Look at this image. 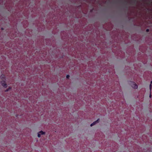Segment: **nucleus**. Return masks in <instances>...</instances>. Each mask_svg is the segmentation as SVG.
<instances>
[{
    "label": "nucleus",
    "mask_w": 152,
    "mask_h": 152,
    "mask_svg": "<svg viewBox=\"0 0 152 152\" xmlns=\"http://www.w3.org/2000/svg\"><path fill=\"white\" fill-rule=\"evenodd\" d=\"M130 85L134 88L136 89L138 88V86L134 82L131 81L130 83Z\"/></svg>",
    "instance_id": "obj_1"
},
{
    "label": "nucleus",
    "mask_w": 152,
    "mask_h": 152,
    "mask_svg": "<svg viewBox=\"0 0 152 152\" xmlns=\"http://www.w3.org/2000/svg\"><path fill=\"white\" fill-rule=\"evenodd\" d=\"M1 85L5 88H7V85L5 81L3 80L1 81Z\"/></svg>",
    "instance_id": "obj_2"
},
{
    "label": "nucleus",
    "mask_w": 152,
    "mask_h": 152,
    "mask_svg": "<svg viewBox=\"0 0 152 152\" xmlns=\"http://www.w3.org/2000/svg\"><path fill=\"white\" fill-rule=\"evenodd\" d=\"M99 119H98L97 121L94 122L93 123L91 124L90 126H94V125H95L97 123H98L99 122Z\"/></svg>",
    "instance_id": "obj_3"
},
{
    "label": "nucleus",
    "mask_w": 152,
    "mask_h": 152,
    "mask_svg": "<svg viewBox=\"0 0 152 152\" xmlns=\"http://www.w3.org/2000/svg\"><path fill=\"white\" fill-rule=\"evenodd\" d=\"M39 133L41 134V135H43V134H45V132H43V131H40L39 132Z\"/></svg>",
    "instance_id": "obj_4"
},
{
    "label": "nucleus",
    "mask_w": 152,
    "mask_h": 152,
    "mask_svg": "<svg viewBox=\"0 0 152 152\" xmlns=\"http://www.w3.org/2000/svg\"><path fill=\"white\" fill-rule=\"evenodd\" d=\"M152 84V81H151V84H150V86H149L150 89V91H151V87H152L151 84Z\"/></svg>",
    "instance_id": "obj_5"
},
{
    "label": "nucleus",
    "mask_w": 152,
    "mask_h": 152,
    "mask_svg": "<svg viewBox=\"0 0 152 152\" xmlns=\"http://www.w3.org/2000/svg\"><path fill=\"white\" fill-rule=\"evenodd\" d=\"M11 89V88H8L5 91L7 92V91H8L10 90V89Z\"/></svg>",
    "instance_id": "obj_6"
},
{
    "label": "nucleus",
    "mask_w": 152,
    "mask_h": 152,
    "mask_svg": "<svg viewBox=\"0 0 152 152\" xmlns=\"http://www.w3.org/2000/svg\"><path fill=\"white\" fill-rule=\"evenodd\" d=\"M1 77L2 78H5V75H1Z\"/></svg>",
    "instance_id": "obj_7"
},
{
    "label": "nucleus",
    "mask_w": 152,
    "mask_h": 152,
    "mask_svg": "<svg viewBox=\"0 0 152 152\" xmlns=\"http://www.w3.org/2000/svg\"><path fill=\"white\" fill-rule=\"evenodd\" d=\"M41 136V134L39 133L38 134V137H40Z\"/></svg>",
    "instance_id": "obj_8"
},
{
    "label": "nucleus",
    "mask_w": 152,
    "mask_h": 152,
    "mask_svg": "<svg viewBox=\"0 0 152 152\" xmlns=\"http://www.w3.org/2000/svg\"><path fill=\"white\" fill-rule=\"evenodd\" d=\"M69 75H66V77L67 79L69 78Z\"/></svg>",
    "instance_id": "obj_9"
},
{
    "label": "nucleus",
    "mask_w": 152,
    "mask_h": 152,
    "mask_svg": "<svg viewBox=\"0 0 152 152\" xmlns=\"http://www.w3.org/2000/svg\"><path fill=\"white\" fill-rule=\"evenodd\" d=\"M149 29H147L146 30V31L147 32H148L149 31Z\"/></svg>",
    "instance_id": "obj_10"
},
{
    "label": "nucleus",
    "mask_w": 152,
    "mask_h": 152,
    "mask_svg": "<svg viewBox=\"0 0 152 152\" xmlns=\"http://www.w3.org/2000/svg\"><path fill=\"white\" fill-rule=\"evenodd\" d=\"M133 3H134V4H133L132 3H131L130 4H135V2H134Z\"/></svg>",
    "instance_id": "obj_11"
},
{
    "label": "nucleus",
    "mask_w": 152,
    "mask_h": 152,
    "mask_svg": "<svg viewBox=\"0 0 152 152\" xmlns=\"http://www.w3.org/2000/svg\"><path fill=\"white\" fill-rule=\"evenodd\" d=\"M151 94H150V96H149L150 97V98L151 97Z\"/></svg>",
    "instance_id": "obj_12"
},
{
    "label": "nucleus",
    "mask_w": 152,
    "mask_h": 152,
    "mask_svg": "<svg viewBox=\"0 0 152 152\" xmlns=\"http://www.w3.org/2000/svg\"><path fill=\"white\" fill-rule=\"evenodd\" d=\"M1 29H2V30H3V28H1Z\"/></svg>",
    "instance_id": "obj_13"
}]
</instances>
